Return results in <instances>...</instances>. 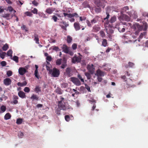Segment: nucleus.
Instances as JSON below:
<instances>
[{"mask_svg": "<svg viewBox=\"0 0 148 148\" xmlns=\"http://www.w3.org/2000/svg\"><path fill=\"white\" fill-rule=\"evenodd\" d=\"M148 25L147 23H144L143 26L140 25L139 23H135L133 25L132 27L135 32L134 34L136 36H137L140 31L143 29L145 31L147 28Z\"/></svg>", "mask_w": 148, "mask_h": 148, "instance_id": "nucleus-1", "label": "nucleus"}, {"mask_svg": "<svg viewBox=\"0 0 148 148\" xmlns=\"http://www.w3.org/2000/svg\"><path fill=\"white\" fill-rule=\"evenodd\" d=\"M60 100L58 102V106L60 110H66V109H69L70 108L67 107L64 102V98L62 96L60 97Z\"/></svg>", "mask_w": 148, "mask_h": 148, "instance_id": "nucleus-2", "label": "nucleus"}, {"mask_svg": "<svg viewBox=\"0 0 148 148\" xmlns=\"http://www.w3.org/2000/svg\"><path fill=\"white\" fill-rule=\"evenodd\" d=\"M49 72L52 76L53 77H58L60 73L59 70L55 68H53L52 69H51Z\"/></svg>", "mask_w": 148, "mask_h": 148, "instance_id": "nucleus-3", "label": "nucleus"}, {"mask_svg": "<svg viewBox=\"0 0 148 148\" xmlns=\"http://www.w3.org/2000/svg\"><path fill=\"white\" fill-rule=\"evenodd\" d=\"M71 81L76 85L79 86L81 85V83L79 79L74 77L70 78Z\"/></svg>", "mask_w": 148, "mask_h": 148, "instance_id": "nucleus-4", "label": "nucleus"}, {"mask_svg": "<svg viewBox=\"0 0 148 148\" xmlns=\"http://www.w3.org/2000/svg\"><path fill=\"white\" fill-rule=\"evenodd\" d=\"M82 58L80 56H77L75 55L72 59V62L73 63L80 62Z\"/></svg>", "mask_w": 148, "mask_h": 148, "instance_id": "nucleus-5", "label": "nucleus"}, {"mask_svg": "<svg viewBox=\"0 0 148 148\" xmlns=\"http://www.w3.org/2000/svg\"><path fill=\"white\" fill-rule=\"evenodd\" d=\"M87 68L90 74H93L95 70L94 65L93 64H91V65L88 64L87 66Z\"/></svg>", "mask_w": 148, "mask_h": 148, "instance_id": "nucleus-6", "label": "nucleus"}, {"mask_svg": "<svg viewBox=\"0 0 148 148\" xmlns=\"http://www.w3.org/2000/svg\"><path fill=\"white\" fill-rule=\"evenodd\" d=\"M95 5L98 7H101L104 8L105 6V4L104 3L101 2L100 0H96L95 1Z\"/></svg>", "mask_w": 148, "mask_h": 148, "instance_id": "nucleus-7", "label": "nucleus"}, {"mask_svg": "<svg viewBox=\"0 0 148 148\" xmlns=\"http://www.w3.org/2000/svg\"><path fill=\"white\" fill-rule=\"evenodd\" d=\"M119 19L120 21L125 20L127 21H129L130 20V18L128 16L124 14L120 16Z\"/></svg>", "mask_w": 148, "mask_h": 148, "instance_id": "nucleus-8", "label": "nucleus"}, {"mask_svg": "<svg viewBox=\"0 0 148 148\" xmlns=\"http://www.w3.org/2000/svg\"><path fill=\"white\" fill-rule=\"evenodd\" d=\"M64 75L68 77H69L72 75L71 69L69 67L67 68L66 69Z\"/></svg>", "mask_w": 148, "mask_h": 148, "instance_id": "nucleus-9", "label": "nucleus"}, {"mask_svg": "<svg viewBox=\"0 0 148 148\" xmlns=\"http://www.w3.org/2000/svg\"><path fill=\"white\" fill-rule=\"evenodd\" d=\"M27 72V70L24 67H20L18 69L19 73L21 75H23Z\"/></svg>", "mask_w": 148, "mask_h": 148, "instance_id": "nucleus-10", "label": "nucleus"}, {"mask_svg": "<svg viewBox=\"0 0 148 148\" xmlns=\"http://www.w3.org/2000/svg\"><path fill=\"white\" fill-rule=\"evenodd\" d=\"M101 29V27L98 25H95L93 27L92 31L93 32L97 33Z\"/></svg>", "mask_w": 148, "mask_h": 148, "instance_id": "nucleus-11", "label": "nucleus"}, {"mask_svg": "<svg viewBox=\"0 0 148 148\" xmlns=\"http://www.w3.org/2000/svg\"><path fill=\"white\" fill-rule=\"evenodd\" d=\"M12 99L13 101L11 102V103L14 104H16L18 103V101L17 100L19 98L18 96L14 95L13 96Z\"/></svg>", "mask_w": 148, "mask_h": 148, "instance_id": "nucleus-12", "label": "nucleus"}, {"mask_svg": "<svg viewBox=\"0 0 148 148\" xmlns=\"http://www.w3.org/2000/svg\"><path fill=\"white\" fill-rule=\"evenodd\" d=\"M11 80L9 78H7L4 79V84L6 86H8L11 83Z\"/></svg>", "mask_w": 148, "mask_h": 148, "instance_id": "nucleus-13", "label": "nucleus"}, {"mask_svg": "<svg viewBox=\"0 0 148 148\" xmlns=\"http://www.w3.org/2000/svg\"><path fill=\"white\" fill-rule=\"evenodd\" d=\"M18 95L22 99L25 98L26 97L25 93L22 91H19L18 92Z\"/></svg>", "mask_w": 148, "mask_h": 148, "instance_id": "nucleus-14", "label": "nucleus"}, {"mask_svg": "<svg viewBox=\"0 0 148 148\" xmlns=\"http://www.w3.org/2000/svg\"><path fill=\"white\" fill-rule=\"evenodd\" d=\"M95 75L97 76H103L104 75V73L100 69H98L97 70Z\"/></svg>", "mask_w": 148, "mask_h": 148, "instance_id": "nucleus-15", "label": "nucleus"}, {"mask_svg": "<svg viewBox=\"0 0 148 148\" xmlns=\"http://www.w3.org/2000/svg\"><path fill=\"white\" fill-rule=\"evenodd\" d=\"M62 48L63 50V51L66 53H67L68 52V51L69 49L67 46L65 45H63L62 47Z\"/></svg>", "mask_w": 148, "mask_h": 148, "instance_id": "nucleus-16", "label": "nucleus"}, {"mask_svg": "<svg viewBox=\"0 0 148 148\" xmlns=\"http://www.w3.org/2000/svg\"><path fill=\"white\" fill-rule=\"evenodd\" d=\"M74 26L76 31L79 30L80 29V25L79 23H75L74 24Z\"/></svg>", "mask_w": 148, "mask_h": 148, "instance_id": "nucleus-17", "label": "nucleus"}, {"mask_svg": "<svg viewBox=\"0 0 148 148\" xmlns=\"http://www.w3.org/2000/svg\"><path fill=\"white\" fill-rule=\"evenodd\" d=\"M34 40L36 41V43L38 44H39V38L38 35L36 33L34 34Z\"/></svg>", "mask_w": 148, "mask_h": 148, "instance_id": "nucleus-18", "label": "nucleus"}, {"mask_svg": "<svg viewBox=\"0 0 148 148\" xmlns=\"http://www.w3.org/2000/svg\"><path fill=\"white\" fill-rule=\"evenodd\" d=\"M129 9V8L128 6H126L124 7L122 9V12H126L127 13H128V14H129L130 15H131V14L130 12H127V10H128Z\"/></svg>", "mask_w": 148, "mask_h": 148, "instance_id": "nucleus-19", "label": "nucleus"}, {"mask_svg": "<svg viewBox=\"0 0 148 148\" xmlns=\"http://www.w3.org/2000/svg\"><path fill=\"white\" fill-rule=\"evenodd\" d=\"M55 9L53 8H49L46 10V12L49 14H51L54 11Z\"/></svg>", "mask_w": 148, "mask_h": 148, "instance_id": "nucleus-20", "label": "nucleus"}, {"mask_svg": "<svg viewBox=\"0 0 148 148\" xmlns=\"http://www.w3.org/2000/svg\"><path fill=\"white\" fill-rule=\"evenodd\" d=\"M102 45L104 47H106L108 45V42L106 39H103Z\"/></svg>", "mask_w": 148, "mask_h": 148, "instance_id": "nucleus-21", "label": "nucleus"}, {"mask_svg": "<svg viewBox=\"0 0 148 148\" xmlns=\"http://www.w3.org/2000/svg\"><path fill=\"white\" fill-rule=\"evenodd\" d=\"M30 99L33 100H38V97L37 95L33 94L31 97Z\"/></svg>", "mask_w": 148, "mask_h": 148, "instance_id": "nucleus-22", "label": "nucleus"}, {"mask_svg": "<svg viewBox=\"0 0 148 148\" xmlns=\"http://www.w3.org/2000/svg\"><path fill=\"white\" fill-rule=\"evenodd\" d=\"M51 67V65L50 64V63L48 62H47V64L46 65V68L47 70L50 71L51 69L50 68Z\"/></svg>", "mask_w": 148, "mask_h": 148, "instance_id": "nucleus-23", "label": "nucleus"}, {"mask_svg": "<svg viewBox=\"0 0 148 148\" xmlns=\"http://www.w3.org/2000/svg\"><path fill=\"white\" fill-rule=\"evenodd\" d=\"M98 21V18L95 17L93 18V19L91 20V23L92 24H95L97 23Z\"/></svg>", "mask_w": 148, "mask_h": 148, "instance_id": "nucleus-24", "label": "nucleus"}, {"mask_svg": "<svg viewBox=\"0 0 148 148\" xmlns=\"http://www.w3.org/2000/svg\"><path fill=\"white\" fill-rule=\"evenodd\" d=\"M11 117V115L10 113H6L4 116V119L7 120L10 119Z\"/></svg>", "mask_w": 148, "mask_h": 148, "instance_id": "nucleus-25", "label": "nucleus"}, {"mask_svg": "<svg viewBox=\"0 0 148 148\" xmlns=\"http://www.w3.org/2000/svg\"><path fill=\"white\" fill-rule=\"evenodd\" d=\"M34 90L36 93H38L39 92H41L40 88L38 86H36Z\"/></svg>", "mask_w": 148, "mask_h": 148, "instance_id": "nucleus-26", "label": "nucleus"}, {"mask_svg": "<svg viewBox=\"0 0 148 148\" xmlns=\"http://www.w3.org/2000/svg\"><path fill=\"white\" fill-rule=\"evenodd\" d=\"M64 16L66 17V16H67L68 18H72L73 17V16L72 14H71V13L68 14L67 13H64Z\"/></svg>", "mask_w": 148, "mask_h": 148, "instance_id": "nucleus-27", "label": "nucleus"}, {"mask_svg": "<svg viewBox=\"0 0 148 148\" xmlns=\"http://www.w3.org/2000/svg\"><path fill=\"white\" fill-rule=\"evenodd\" d=\"M72 38L69 35L68 36L66 39L67 42L68 43H70L72 42Z\"/></svg>", "mask_w": 148, "mask_h": 148, "instance_id": "nucleus-28", "label": "nucleus"}, {"mask_svg": "<svg viewBox=\"0 0 148 148\" xmlns=\"http://www.w3.org/2000/svg\"><path fill=\"white\" fill-rule=\"evenodd\" d=\"M56 92L58 94L61 95L62 93V91L60 88H57L56 90Z\"/></svg>", "mask_w": 148, "mask_h": 148, "instance_id": "nucleus-29", "label": "nucleus"}, {"mask_svg": "<svg viewBox=\"0 0 148 148\" xmlns=\"http://www.w3.org/2000/svg\"><path fill=\"white\" fill-rule=\"evenodd\" d=\"M8 10L10 12H13L14 13H15L16 12L15 10L13 9L12 7L11 6H8Z\"/></svg>", "mask_w": 148, "mask_h": 148, "instance_id": "nucleus-30", "label": "nucleus"}, {"mask_svg": "<svg viewBox=\"0 0 148 148\" xmlns=\"http://www.w3.org/2000/svg\"><path fill=\"white\" fill-rule=\"evenodd\" d=\"M9 47L8 44H6L3 45L2 48L3 50L4 51H6L8 49Z\"/></svg>", "mask_w": 148, "mask_h": 148, "instance_id": "nucleus-31", "label": "nucleus"}, {"mask_svg": "<svg viewBox=\"0 0 148 148\" xmlns=\"http://www.w3.org/2000/svg\"><path fill=\"white\" fill-rule=\"evenodd\" d=\"M85 75L87 79H90L91 78V76L90 74L88 72H85Z\"/></svg>", "mask_w": 148, "mask_h": 148, "instance_id": "nucleus-32", "label": "nucleus"}, {"mask_svg": "<svg viewBox=\"0 0 148 148\" xmlns=\"http://www.w3.org/2000/svg\"><path fill=\"white\" fill-rule=\"evenodd\" d=\"M62 59H57L56 62V65H60L62 62Z\"/></svg>", "mask_w": 148, "mask_h": 148, "instance_id": "nucleus-33", "label": "nucleus"}, {"mask_svg": "<svg viewBox=\"0 0 148 148\" xmlns=\"http://www.w3.org/2000/svg\"><path fill=\"white\" fill-rule=\"evenodd\" d=\"M12 51L11 49H10L7 52V55L9 56H12Z\"/></svg>", "mask_w": 148, "mask_h": 148, "instance_id": "nucleus-34", "label": "nucleus"}, {"mask_svg": "<svg viewBox=\"0 0 148 148\" xmlns=\"http://www.w3.org/2000/svg\"><path fill=\"white\" fill-rule=\"evenodd\" d=\"M18 57L16 56H14L13 57L12 59L15 61L16 63H18Z\"/></svg>", "mask_w": 148, "mask_h": 148, "instance_id": "nucleus-35", "label": "nucleus"}, {"mask_svg": "<svg viewBox=\"0 0 148 148\" xmlns=\"http://www.w3.org/2000/svg\"><path fill=\"white\" fill-rule=\"evenodd\" d=\"M95 11L97 13H99L101 11V8L100 7H97L95 8Z\"/></svg>", "mask_w": 148, "mask_h": 148, "instance_id": "nucleus-36", "label": "nucleus"}, {"mask_svg": "<svg viewBox=\"0 0 148 148\" xmlns=\"http://www.w3.org/2000/svg\"><path fill=\"white\" fill-rule=\"evenodd\" d=\"M6 53L5 52H2V53H0V57L2 59H3L5 58V56Z\"/></svg>", "mask_w": 148, "mask_h": 148, "instance_id": "nucleus-37", "label": "nucleus"}, {"mask_svg": "<svg viewBox=\"0 0 148 148\" xmlns=\"http://www.w3.org/2000/svg\"><path fill=\"white\" fill-rule=\"evenodd\" d=\"M99 33L101 35V36L102 38H104L105 37L106 35L105 32L103 31H100L99 32Z\"/></svg>", "mask_w": 148, "mask_h": 148, "instance_id": "nucleus-38", "label": "nucleus"}, {"mask_svg": "<svg viewBox=\"0 0 148 148\" xmlns=\"http://www.w3.org/2000/svg\"><path fill=\"white\" fill-rule=\"evenodd\" d=\"M68 86V84L67 83H63L61 85V87L62 88H66Z\"/></svg>", "mask_w": 148, "mask_h": 148, "instance_id": "nucleus-39", "label": "nucleus"}, {"mask_svg": "<svg viewBox=\"0 0 148 148\" xmlns=\"http://www.w3.org/2000/svg\"><path fill=\"white\" fill-rule=\"evenodd\" d=\"M116 18L115 16H113L111 17L110 19L111 23H113L116 21Z\"/></svg>", "mask_w": 148, "mask_h": 148, "instance_id": "nucleus-40", "label": "nucleus"}, {"mask_svg": "<svg viewBox=\"0 0 148 148\" xmlns=\"http://www.w3.org/2000/svg\"><path fill=\"white\" fill-rule=\"evenodd\" d=\"M32 4L34 5L37 6L38 5L39 3L36 1L34 0L32 1Z\"/></svg>", "mask_w": 148, "mask_h": 148, "instance_id": "nucleus-41", "label": "nucleus"}, {"mask_svg": "<svg viewBox=\"0 0 148 148\" xmlns=\"http://www.w3.org/2000/svg\"><path fill=\"white\" fill-rule=\"evenodd\" d=\"M0 109L3 112H4L6 110V107L4 105H2L1 106L0 108Z\"/></svg>", "mask_w": 148, "mask_h": 148, "instance_id": "nucleus-42", "label": "nucleus"}, {"mask_svg": "<svg viewBox=\"0 0 148 148\" xmlns=\"http://www.w3.org/2000/svg\"><path fill=\"white\" fill-rule=\"evenodd\" d=\"M22 119H17L16 123L18 124H20L22 123Z\"/></svg>", "mask_w": 148, "mask_h": 148, "instance_id": "nucleus-43", "label": "nucleus"}, {"mask_svg": "<svg viewBox=\"0 0 148 148\" xmlns=\"http://www.w3.org/2000/svg\"><path fill=\"white\" fill-rule=\"evenodd\" d=\"M77 77L82 82H84V79L82 78V76L79 74H78Z\"/></svg>", "mask_w": 148, "mask_h": 148, "instance_id": "nucleus-44", "label": "nucleus"}, {"mask_svg": "<svg viewBox=\"0 0 148 148\" xmlns=\"http://www.w3.org/2000/svg\"><path fill=\"white\" fill-rule=\"evenodd\" d=\"M12 74V72L11 71H8L7 72V75L8 77L11 76Z\"/></svg>", "mask_w": 148, "mask_h": 148, "instance_id": "nucleus-45", "label": "nucleus"}, {"mask_svg": "<svg viewBox=\"0 0 148 148\" xmlns=\"http://www.w3.org/2000/svg\"><path fill=\"white\" fill-rule=\"evenodd\" d=\"M25 14L28 16H32L33 14L30 12H25Z\"/></svg>", "mask_w": 148, "mask_h": 148, "instance_id": "nucleus-46", "label": "nucleus"}, {"mask_svg": "<svg viewBox=\"0 0 148 148\" xmlns=\"http://www.w3.org/2000/svg\"><path fill=\"white\" fill-rule=\"evenodd\" d=\"M118 29L119 31L120 32H123L125 31V29L124 28H122V29H121L120 27H119L118 28Z\"/></svg>", "mask_w": 148, "mask_h": 148, "instance_id": "nucleus-47", "label": "nucleus"}, {"mask_svg": "<svg viewBox=\"0 0 148 148\" xmlns=\"http://www.w3.org/2000/svg\"><path fill=\"white\" fill-rule=\"evenodd\" d=\"M86 22L87 24V25L88 26L91 27L92 26L91 23V21L90 22L88 20H86Z\"/></svg>", "mask_w": 148, "mask_h": 148, "instance_id": "nucleus-48", "label": "nucleus"}, {"mask_svg": "<svg viewBox=\"0 0 148 148\" xmlns=\"http://www.w3.org/2000/svg\"><path fill=\"white\" fill-rule=\"evenodd\" d=\"M31 12L34 14H38V10L36 8H34L33 10H32Z\"/></svg>", "mask_w": 148, "mask_h": 148, "instance_id": "nucleus-49", "label": "nucleus"}, {"mask_svg": "<svg viewBox=\"0 0 148 148\" xmlns=\"http://www.w3.org/2000/svg\"><path fill=\"white\" fill-rule=\"evenodd\" d=\"M56 15L59 17H63L64 13H57L56 14Z\"/></svg>", "mask_w": 148, "mask_h": 148, "instance_id": "nucleus-50", "label": "nucleus"}, {"mask_svg": "<svg viewBox=\"0 0 148 148\" xmlns=\"http://www.w3.org/2000/svg\"><path fill=\"white\" fill-rule=\"evenodd\" d=\"M1 65L2 66H5L6 65V62L5 61H2L1 62Z\"/></svg>", "mask_w": 148, "mask_h": 148, "instance_id": "nucleus-51", "label": "nucleus"}, {"mask_svg": "<svg viewBox=\"0 0 148 148\" xmlns=\"http://www.w3.org/2000/svg\"><path fill=\"white\" fill-rule=\"evenodd\" d=\"M21 28L22 30H25L26 32H27L28 31L27 27H26L25 25H23L21 27Z\"/></svg>", "mask_w": 148, "mask_h": 148, "instance_id": "nucleus-52", "label": "nucleus"}, {"mask_svg": "<svg viewBox=\"0 0 148 148\" xmlns=\"http://www.w3.org/2000/svg\"><path fill=\"white\" fill-rule=\"evenodd\" d=\"M24 91L26 92H29L30 91V89L29 87H25L24 89Z\"/></svg>", "mask_w": 148, "mask_h": 148, "instance_id": "nucleus-53", "label": "nucleus"}, {"mask_svg": "<svg viewBox=\"0 0 148 148\" xmlns=\"http://www.w3.org/2000/svg\"><path fill=\"white\" fill-rule=\"evenodd\" d=\"M129 67H133L134 65V64L132 62H129L128 63Z\"/></svg>", "mask_w": 148, "mask_h": 148, "instance_id": "nucleus-54", "label": "nucleus"}, {"mask_svg": "<svg viewBox=\"0 0 148 148\" xmlns=\"http://www.w3.org/2000/svg\"><path fill=\"white\" fill-rule=\"evenodd\" d=\"M65 119L66 121H69L70 120V117L68 115H66L65 116Z\"/></svg>", "mask_w": 148, "mask_h": 148, "instance_id": "nucleus-55", "label": "nucleus"}, {"mask_svg": "<svg viewBox=\"0 0 148 148\" xmlns=\"http://www.w3.org/2000/svg\"><path fill=\"white\" fill-rule=\"evenodd\" d=\"M53 50H55L57 51H60V49L57 46H54L53 48Z\"/></svg>", "mask_w": 148, "mask_h": 148, "instance_id": "nucleus-56", "label": "nucleus"}, {"mask_svg": "<svg viewBox=\"0 0 148 148\" xmlns=\"http://www.w3.org/2000/svg\"><path fill=\"white\" fill-rule=\"evenodd\" d=\"M72 48L73 50L76 49L77 48V45L75 43L73 44L72 45Z\"/></svg>", "mask_w": 148, "mask_h": 148, "instance_id": "nucleus-57", "label": "nucleus"}, {"mask_svg": "<svg viewBox=\"0 0 148 148\" xmlns=\"http://www.w3.org/2000/svg\"><path fill=\"white\" fill-rule=\"evenodd\" d=\"M38 70H35L34 72V75L38 79H39V76L38 75Z\"/></svg>", "mask_w": 148, "mask_h": 148, "instance_id": "nucleus-58", "label": "nucleus"}, {"mask_svg": "<svg viewBox=\"0 0 148 148\" xmlns=\"http://www.w3.org/2000/svg\"><path fill=\"white\" fill-rule=\"evenodd\" d=\"M46 59L47 60L50 62L52 60V58L51 56H47L46 58Z\"/></svg>", "mask_w": 148, "mask_h": 148, "instance_id": "nucleus-59", "label": "nucleus"}, {"mask_svg": "<svg viewBox=\"0 0 148 148\" xmlns=\"http://www.w3.org/2000/svg\"><path fill=\"white\" fill-rule=\"evenodd\" d=\"M52 19L53 20L54 22H56L58 18L55 16L53 15L52 16Z\"/></svg>", "mask_w": 148, "mask_h": 148, "instance_id": "nucleus-60", "label": "nucleus"}, {"mask_svg": "<svg viewBox=\"0 0 148 148\" xmlns=\"http://www.w3.org/2000/svg\"><path fill=\"white\" fill-rule=\"evenodd\" d=\"M145 33H141L140 36H139V39H138V41H140V39H141L142 38H143L144 35H145Z\"/></svg>", "mask_w": 148, "mask_h": 148, "instance_id": "nucleus-61", "label": "nucleus"}, {"mask_svg": "<svg viewBox=\"0 0 148 148\" xmlns=\"http://www.w3.org/2000/svg\"><path fill=\"white\" fill-rule=\"evenodd\" d=\"M106 14L107 15V16L106 17L104 18V20H107L110 17V15L107 12H106Z\"/></svg>", "mask_w": 148, "mask_h": 148, "instance_id": "nucleus-62", "label": "nucleus"}, {"mask_svg": "<svg viewBox=\"0 0 148 148\" xmlns=\"http://www.w3.org/2000/svg\"><path fill=\"white\" fill-rule=\"evenodd\" d=\"M79 18L80 21H82L85 20L86 19V17L85 16H80Z\"/></svg>", "mask_w": 148, "mask_h": 148, "instance_id": "nucleus-63", "label": "nucleus"}, {"mask_svg": "<svg viewBox=\"0 0 148 148\" xmlns=\"http://www.w3.org/2000/svg\"><path fill=\"white\" fill-rule=\"evenodd\" d=\"M143 45L144 47H148V40H147Z\"/></svg>", "mask_w": 148, "mask_h": 148, "instance_id": "nucleus-64", "label": "nucleus"}]
</instances>
